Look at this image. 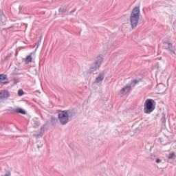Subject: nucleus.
I'll list each match as a JSON object with an SVG mask.
<instances>
[{"label": "nucleus", "instance_id": "11", "mask_svg": "<svg viewBox=\"0 0 176 176\" xmlns=\"http://www.w3.org/2000/svg\"><path fill=\"white\" fill-rule=\"evenodd\" d=\"M25 64H30V63H32V56L28 55L25 60Z\"/></svg>", "mask_w": 176, "mask_h": 176}, {"label": "nucleus", "instance_id": "2", "mask_svg": "<svg viewBox=\"0 0 176 176\" xmlns=\"http://www.w3.org/2000/svg\"><path fill=\"white\" fill-rule=\"evenodd\" d=\"M155 107H156V102L153 99L146 100L144 105V113H152L155 111Z\"/></svg>", "mask_w": 176, "mask_h": 176}, {"label": "nucleus", "instance_id": "10", "mask_svg": "<svg viewBox=\"0 0 176 176\" xmlns=\"http://www.w3.org/2000/svg\"><path fill=\"white\" fill-rule=\"evenodd\" d=\"M7 78V76L5 74H0V83L5 85L6 82H3Z\"/></svg>", "mask_w": 176, "mask_h": 176}, {"label": "nucleus", "instance_id": "19", "mask_svg": "<svg viewBox=\"0 0 176 176\" xmlns=\"http://www.w3.org/2000/svg\"><path fill=\"white\" fill-rule=\"evenodd\" d=\"M155 162H156V163L159 164V163H160V162H162V160H160V159L157 158Z\"/></svg>", "mask_w": 176, "mask_h": 176}, {"label": "nucleus", "instance_id": "15", "mask_svg": "<svg viewBox=\"0 0 176 176\" xmlns=\"http://www.w3.org/2000/svg\"><path fill=\"white\" fill-rule=\"evenodd\" d=\"M175 156V154L174 153H169L168 155V159H173Z\"/></svg>", "mask_w": 176, "mask_h": 176}, {"label": "nucleus", "instance_id": "13", "mask_svg": "<svg viewBox=\"0 0 176 176\" xmlns=\"http://www.w3.org/2000/svg\"><path fill=\"white\" fill-rule=\"evenodd\" d=\"M16 112H17V113H21L22 115H25V111L23 110V109L18 108L16 109Z\"/></svg>", "mask_w": 176, "mask_h": 176}, {"label": "nucleus", "instance_id": "18", "mask_svg": "<svg viewBox=\"0 0 176 176\" xmlns=\"http://www.w3.org/2000/svg\"><path fill=\"white\" fill-rule=\"evenodd\" d=\"M39 126V122L34 123V127H38Z\"/></svg>", "mask_w": 176, "mask_h": 176}, {"label": "nucleus", "instance_id": "8", "mask_svg": "<svg viewBox=\"0 0 176 176\" xmlns=\"http://www.w3.org/2000/svg\"><path fill=\"white\" fill-rule=\"evenodd\" d=\"M102 61H104V57H102V55H99L97 56L96 60L94 63L101 67Z\"/></svg>", "mask_w": 176, "mask_h": 176}, {"label": "nucleus", "instance_id": "7", "mask_svg": "<svg viewBox=\"0 0 176 176\" xmlns=\"http://www.w3.org/2000/svg\"><path fill=\"white\" fill-rule=\"evenodd\" d=\"M8 97H10L9 91L4 90L0 92V98H8Z\"/></svg>", "mask_w": 176, "mask_h": 176}, {"label": "nucleus", "instance_id": "14", "mask_svg": "<svg viewBox=\"0 0 176 176\" xmlns=\"http://www.w3.org/2000/svg\"><path fill=\"white\" fill-rule=\"evenodd\" d=\"M161 122L163 124H166V114H164L161 118Z\"/></svg>", "mask_w": 176, "mask_h": 176}, {"label": "nucleus", "instance_id": "12", "mask_svg": "<svg viewBox=\"0 0 176 176\" xmlns=\"http://www.w3.org/2000/svg\"><path fill=\"white\" fill-rule=\"evenodd\" d=\"M157 89H159L158 91H160V93H163L166 89V87L163 85H160L157 86Z\"/></svg>", "mask_w": 176, "mask_h": 176}, {"label": "nucleus", "instance_id": "16", "mask_svg": "<svg viewBox=\"0 0 176 176\" xmlns=\"http://www.w3.org/2000/svg\"><path fill=\"white\" fill-rule=\"evenodd\" d=\"M18 95H19V96H23V95H24V91H23L22 89H19V90L18 91Z\"/></svg>", "mask_w": 176, "mask_h": 176}, {"label": "nucleus", "instance_id": "9", "mask_svg": "<svg viewBox=\"0 0 176 176\" xmlns=\"http://www.w3.org/2000/svg\"><path fill=\"white\" fill-rule=\"evenodd\" d=\"M168 49L169 52H172L173 54H175V52L174 51V47L173 46V44L170 43H168Z\"/></svg>", "mask_w": 176, "mask_h": 176}, {"label": "nucleus", "instance_id": "21", "mask_svg": "<svg viewBox=\"0 0 176 176\" xmlns=\"http://www.w3.org/2000/svg\"><path fill=\"white\" fill-rule=\"evenodd\" d=\"M60 10H61V8L59 9V12H60Z\"/></svg>", "mask_w": 176, "mask_h": 176}, {"label": "nucleus", "instance_id": "3", "mask_svg": "<svg viewBox=\"0 0 176 176\" xmlns=\"http://www.w3.org/2000/svg\"><path fill=\"white\" fill-rule=\"evenodd\" d=\"M58 118L60 124H62L63 126L67 124V123L69 122V116L68 115V111H59L58 114Z\"/></svg>", "mask_w": 176, "mask_h": 176}, {"label": "nucleus", "instance_id": "17", "mask_svg": "<svg viewBox=\"0 0 176 176\" xmlns=\"http://www.w3.org/2000/svg\"><path fill=\"white\" fill-rule=\"evenodd\" d=\"M12 173L10 172H7L5 175H1V176H11Z\"/></svg>", "mask_w": 176, "mask_h": 176}, {"label": "nucleus", "instance_id": "5", "mask_svg": "<svg viewBox=\"0 0 176 176\" xmlns=\"http://www.w3.org/2000/svg\"><path fill=\"white\" fill-rule=\"evenodd\" d=\"M100 65H98L95 62L91 65V67L89 68V73L93 74V72H96L97 69H100Z\"/></svg>", "mask_w": 176, "mask_h": 176}, {"label": "nucleus", "instance_id": "1", "mask_svg": "<svg viewBox=\"0 0 176 176\" xmlns=\"http://www.w3.org/2000/svg\"><path fill=\"white\" fill-rule=\"evenodd\" d=\"M140 7H135L130 15V23L132 30H135L140 21Z\"/></svg>", "mask_w": 176, "mask_h": 176}, {"label": "nucleus", "instance_id": "4", "mask_svg": "<svg viewBox=\"0 0 176 176\" xmlns=\"http://www.w3.org/2000/svg\"><path fill=\"white\" fill-rule=\"evenodd\" d=\"M104 78H105V74L100 73L98 76L96 78L94 82L96 84L102 83L104 80Z\"/></svg>", "mask_w": 176, "mask_h": 176}, {"label": "nucleus", "instance_id": "6", "mask_svg": "<svg viewBox=\"0 0 176 176\" xmlns=\"http://www.w3.org/2000/svg\"><path fill=\"white\" fill-rule=\"evenodd\" d=\"M131 90V85H126L120 91V94L121 96H123L124 94H127V93H129V91H130Z\"/></svg>", "mask_w": 176, "mask_h": 176}, {"label": "nucleus", "instance_id": "20", "mask_svg": "<svg viewBox=\"0 0 176 176\" xmlns=\"http://www.w3.org/2000/svg\"><path fill=\"white\" fill-rule=\"evenodd\" d=\"M133 82L135 85H137V83H138V80H133Z\"/></svg>", "mask_w": 176, "mask_h": 176}]
</instances>
